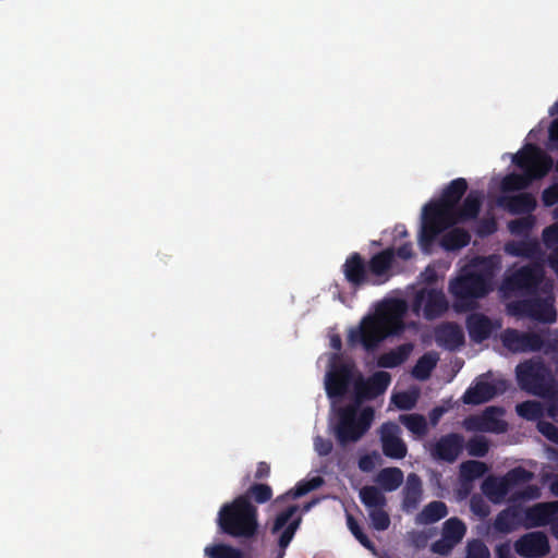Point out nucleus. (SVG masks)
<instances>
[{"label":"nucleus","instance_id":"obj_1","mask_svg":"<svg viewBox=\"0 0 558 558\" xmlns=\"http://www.w3.org/2000/svg\"><path fill=\"white\" fill-rule=\"evenodd\" d=\"M405 313L407 303L403 300L384 301L375 314L365 316L357 327L349 330L348 344L352 348L361 345L366 352H375L385 339L404 330Z\"/></svg>","mask_w":558,"mask_h":558},{"label":"nucleus","instance_id":"obj_2","mask_svg":"<svg viewBox=\"0 0 558 558\" xmlns=\"http://www.w3.org/2000/svg\"><path fill=\"white\" fill-rule=\"evenodd\" d=\"M468 191L464 178L452 180L437 201H432L423 207L422 223L418 233V244L424 253H429L436 238L446 229L454 226L452 214Z\"/></svg>","mask_w":558,"mask_h":558},{"label":"nucleus","instance_id":"obj_3","mask_svg":"<svg viewBox=\"0 0 558 558\" xmlns=\"http://www.w3.org/2000/svg\"><path fill=\"white\" fill-rule=\"evenodd\" d=\"M449 293L453 299V308L458 313L473 311L478 300L493 290V276L489 271L464 267L458 277L449 282Z\"/></svg>","mask_w":558,"mask_h":558},{"label":"nucleus","instance_id":"obj_4","mask_svg":"<svg viewBox=\"0 0 558 558\" xmlns=\"http://www.w3.org/2000/svg\"><path fill=\"white\" fill-rule=\"evenodd\" d=\"M515 377L523 391L543 399L558 400V381L551 368L541 357L519 363Z\"/></svg>","mask_w":558,"mask_h":558},{"label":"nucleus","instance_id":"obj_5","mask_svg":"<svg viewBox=\"0 0 558 558\" xmlns=\"http://www.w3.org/2000/svg\"><path fill=\"white\" fill-rule=\"evenodd\" d=\"M257 508L247 496H238L221 507L218 513L220 530L232 537L252 538L258 530Z\"/></svg>","mask_w":558,"mask_h":558},{"label":"nucleus","instance_id":"obj_6","mask_svg":"<svg viewBox=\"0 0 558 558\" xmlns=\"http://www.w3.org/2000/svg\"><path fill=\"white\" fill-rule=\"evenodd\" d=\"M374 416L375 411L372 407L360 409L357 404L351 403L339 408L333 426L338 444L345 447L359 441L371 428Z\"/></svg>","mask_w":558,"mask_h":558},{"label":"nucleus","instance_id":"obj_7","mask_svg":"<svg viewBox=\"0 0 558 558\" xmlns=\"http://www.w3.org/2000/svg\"><path fill=\"white\" fill-rule=\"evenodd\" d=\"M533 478V472L522 466H517L500 477L493 475L486 477L482 483L481 489L493 504H499L513 487L529 483Z\"/></svg>","mask_w":558,"mask_h":558},{"label":"nucleus","instance_id":"obj_8","mask_svg":"<svg viewBox=\"0 0 558 558\" xmlns=\"http://www.w3.org/2000/svg\"><path fill=\"white\" fill-rule=\"evenodd\" d=\"M500 340L502 345L513 353L536 352L543 348L546 351L558 350L557 338L544 339L539 333L522 332L513 328L505 329L501 332Z\"/></svg>","mask_w":558,"mask_h":558},{"label":"nucleus","instance_id":"obj_9","mask_svg":"<svg viewBox=\"0 0 558 558\" xmlns=\"http://www.w3.org/2000/svg\"><path fill=\"white\" fill-rule=\"evenodd\" d=\"M544 287L543 291L546 293L544 298L531 295L511 304L510 308L513 314L529 317L533 320L543 324H553L557 319V311L555 307V298L550 291Z\"/></svg>","mask_w":558,"mask_h":558},{"label":"nucleus","instance_id":"obj_10","mask_svg":"<svg viewBox=\"0 0 558 558\" xmlns=\"http://www.w3.org/2000/svg\"><path fill=\"white\" fill-rule=\"evenodd\" d=\"M545 277V270L541 263L534 262L512 271L505 279L507 289L526 295L536 294L539 284Z\"/></svg>","mask_w":558,"mask_h":558},{"label":"nucleus","instance_id":"obj_11","mask_svg":"<svg viewBox=\"0 0 558 558\" xmlns=\"http://www.w3.org/2000/svg\"><path fill=\"white\" fill-rule=\"evenodd\" d=\"M489 376L484 374L476 378V380L465 390L462 396L464 404L478 405L493 400L496 396L502 395L508 390V381L502 378L486 381L485 378Z\"/></svg>","mask_w":558,"mask_h":558},{"label":"nucleus","instance_id":"obj_12","mask_svg":"<svg viewBox=\"0 0 558 558\" xmlns=\"http://www.w3.org/2000/svg\"><path fill=\"white\" fill-rule=\"evenodd\" d=\"M448 306V301L441 290L427 288L418 290L412 303L413 312L418 314L423 310L424 317L429 320L442 316Z\"/></svg>","mask_w":558,"mask_h":558},{"label":"nucleus","instance_id":"obj_13","mask_svg":"<svg viewBox=\"0 0 558 558\" xmlns=\"http://www.w3.org/2000/svg\"><path fill=\"white\" fill-rule=\"evenodd\" d=\"M505 414L501 407H487L481 415H471L464 420V427L472 432L505 433L508 424L500 417Z\"/></svg>","mask_w":558,"mask_h":558},{"label":"nucleus","instance_id":"obj_14","mask_svg":"<svg viewBox=\"0 0 558 558\" xmlns=\"http://www.w3.org/2000/svg\"><path fill=\"white\" fill-rule=\"evenodd\" d=\"M391 377L387 372H376L368 378L359 377L353 386L354 404L373 400L383 395L390 385Z\"/></svg>","mask_w":558,"mask_h":558},{"label":"nucleus","instance_id":"obj_15","mask_svg":"<svg viewBox=\"0 0 558 558\" xmlns=\"http://www.w3.org/2000/svg\"><path fill=\"white\" fill-rule=\"evenodd\" d=\"M299 511L298 505H291L283 511L277 514L272 527L271 533L276 534L279 531L283 530L278 539V545L280 547V551L277 558H283L286 548L289 546L291 541L294 537L295 532L298 531L302 518L296 517L293 519L294 514Z\"/></svg>","mask_w":558,"mask_h":558},{"label":"nucleus","instance_id":"obj_16","mask_svg":"<svg viewBox=\"0 0 558 558\" xmlns=\"http://www.w3.org/2000/svg\"><path fill=\"white\" fill-rule=\"evenodd\" d=\"M512 162L530 175L538 173L545 167L548 173L553 166L551 159L533 144H526L522 150L517 153Z\"/></svg>","mask_w":558,"mask_h":558},{"label":"nucleus","instance_id":"obj_17","mask_svg":"<svg viewBox=\"0 0 558 558\" xmlns=\"http://www.w3.org/2000/svg\"><path fill=\"white\" fill-rule=\"evenodd\" d=\"M342 272L345 280L354 289H360L367 284L377 286L379 281L371 279L367 262L357 252L351 253L347 257L342 265Z\"/></svg>","mask_w":558,"mask_h":558},{"label":"nucleus","instance_id":"obj_18","mask_svg":"<svg viewBox=\"0 0 558 558\" xmlns=\"http://www.w3.org/2000/svg\"><path fill=\"white\" fill-rule=\"evenodd\" d=\"M401 429L393 422H386L379 428L383 453L390 459L401 460L408 453V447L400 437Z\"/></svg>","mask_w":558,"mask_h":558},{"label":"nucleus","instance_id":"obj_19","mask_svg":"<svg viewBox=\"0 0 558 558\" xmlns=\"http://www.w3.org/2000/svg\"><path fill=\"white\" fill-rule=\"evenodd\" d=\"M464 448V437L459 433H450L441 436L432 447L430 454L434 459L453 463Z\"/></svg>","mask_w":558,"mask_h":558},{"label":"nucleus","instance_id":"obj_20","mask_svg":"<svg viewBox=\"0 0 558 558\" xmlns=\"http://www.w3.org/2000/svg\"><path fill=\"white\" fill-rule=\"evenodd\" d=\"M518 555L524 558H541L549 553V543L545 534L533 532L521 536L514 543Z\"/></svg>","mask_w":558,"mask_h":558},{"label":"nucleus","instance_id":"obj_21","mask_svg":"<svg viewBox=\"0 0 558 558\" xmlns=\"http://www.w3.org/2000/svg\"><path fill=\"white\" fill-rule=\"evenodd\" d=\"M353 378L352 367L348 364H339L328 373L326 379V392L329 398H342L349 389Z\"/></svg>","mask_w":558,"mask_h":558},{"label":"nucleus","instance_id":"obj_22","mask_svg":"<svg viewBox=\"0 0 558 558\" xmlns=\"http://www.w3.org/2000/svg\"><path fill=\"white\" fill-rule=\"evenodd\" d=\"M395 263V250L385 248L374 254L367 262L372 280H379L377 286L385 283L390 278V270Z\"/></svg>","mask_w":558,"mask_h":558},{"label":"nucleus","instance_id":"obj_23","mask_svg":"<svg viewBox=\"0 0 558 558\" xmlns=\"http://www.w3.org/2000/svg\"><path fill=\"white\" fill-rule=\"evenodd\" d=\"M557 513L558 500L536 504L524 512L525 526L539 527L550 524Z\"/></svg>","mask_w":558,"mask_h":558},{"label":"nucleus","instance_id":"obj_24","mask_svg":"<svg viewBox=\"0 0 558 558\" xmlns=\"http://www.w3.org/2000/svg\"><path fill=\"white\" fill-rule=\"evenodd\" d=\"M423 498V482L416 473H410L407 476L402 489V510L412 512L416 510Z\"/></svg>","mask_w":558,"mask_h":558},{"label":"nucleus","instance_id":"obj_25","mask_svg":"<svg viewBox=\"0 0 558 558\" xmlns=\"http://www.w3.org/2000/svg\"><path fill=\"white\" fill-rule=\"evenodd\" d=\"M483 203V194L480 191H471L463 199L462 204L456 207L450 220H454V226L460 222L471 221L477 218Z\"/></svg>","mask_w":558,"mask_h":558},{"label":"nucleus","instance_id":"obj_26","mask_svg":"<svg viewBox=\"0 0 558 558\" xmlns=\"http://www.w3.org/2000/svg\"><path fill=\"white\" fill-rule=\"evenodd\" d=\"M465 324L469 336L475 343H482L487 340L496 328L492 319L481 313L469 315Z\"/></svg>","mask_w":558,"mask_h":558},{"label":"nucleus","instance_id":"obj_27","mask_svg":"<svg viewBox=\"0 0 558 558\" xmlns=\"http://www.w3.org/2000/svg\"><path fill=\"white\" fill-rule=\"evenodd\" d=\"M435 338L439 345L453 351L464 344V333L456 323H446L435 330Z\"/></svg>","mask_w":558,"mask_h":558},{"label":"nucleus","instance_id":"obj_28","mask_svg":"<svg viewBox=\"0 0 558 558\" xmlns=\"http://www.w3.org/2000/svg\"><path fill=\"white\" fill-rule=\"evenodd\" d=\"M500 205L512 215H531L535 210L537 203L533 194L523 192L501 197Z\"/></svg>","mask_w":558,"mask_h":558},{"label":"nucleus","instance_id":"obj_29","mask_svg":"<svg viewBox=\"0 0 558 558\" xmlns=\"http://www.w3.org/2000/svg\"><path fill=\"white\" fill-rule=\"evenodd\" d=\"M547 174L546 167L538 171V173H535L533 175H530L525 172L522 174L520 173H509L507 174L502 181H501V189L504 192H514V191H521L530 186L532 181L542 179Z\"/></svg>","mask_w":558,"mask_h":558},{"label":"nucleus","instance_id":"obj_30","mask_svg":"<svg viewBox=\"0 0 558 558\" xmlns=\"http://www.w3.org/2000/svg\"><path fill=\"white\" fill-rule=\"evenodd\" d=\"M470 241L471 234L468 230L462 228H452L442 234L439 244L447 252H456L468 246Z\"/></svg>","mask_w":558,"mask_h":558},{"label":"nucleus","instance_id":"obj_31","mask_svg":"<svg viewBox=\"0 0 558 558\" xmlns=\"http://www.w3.org/2000/svg\"><path fill=\"white\" fill-rule=\"evenodd\" d=\"M505 251L511 256L535 258L541 254V246L537 240L526 239L508 242Z\"/></svg>","mask_w":558,"mask_h":558},{"label":"nucleus","instance_id":"obj_32","mask_svg":"<svg viewBox=\"0 0 558 558\" xmlns=\"http://www.w3.org/2000/svg\"><path fill=\"white\" fill-rule=\"evenodd\" d=\"M413 350L412 343H403L378 357V366L393 368L404 363Z\"/></svg>","mask_w":558,"mask_h":558},{"label":"nucleus","instance_id":"obj_33","mask_svg":"<svg viewBox=\"0 0 558 558\" xmlns=\"http://www.w3.org/2000/svg\"><path fill=\"white\" fill-rule=\"evenodd\" d=\"M403 477L401 469L391 466L380 470L376 476V482L385 492H395L401 486Z\"/></svg>","mask_w":558,"mask_h":558},{"label":"nucleus","instance_id":"obj_34","mask_svg":"<svg viewBox=\"0 0 558 558\" xmlns=\"http://www.w3.org/2000/svg\"><path fill=\"white\" fill-rule=\"evenodd\" d=\"M360 499L367 511L372 509L385 508L387 506V499L383 492L378 487L372 485L361 488Z\"/></svg>","mask_w":558,"mask_h":558},{"label":"nucleus","instance_id":"obj_35","mask_svg":"<svg viewBox=\"0 0 558 558\" xmlns=\"http://www.w3.org/2000/svg\"><path fill=\"white\" fill-rule=\"evenodd\" d=\"M448 514L447 505L444 501L435 500L427 504L418 514V520L424 524H433Z\"/></svg>","mask_w":558,"mask_h":558},{"label":"nucleus","instance_id":"obj_36","mask_svg":"<svg viewBox=\"0 0 558 558\" xmlns=\"http://www.w3.org/2000/svg\"><path fill=\"white\" fill-rule=\"evenodd\" d=\"M399 422L404 425L416 438H423L428 433L427 421L422 414H401L399 415Z\"/></svg>","mask_w":558,"mask_h":558},{"label":"nucleus","instance_id":"obj_37","mask_svg":"<svg viewBox=\"0 0 558 558\" xmlns=\"http://www.w3.org/2000/svg\"><path fill=\"white\" fill-rule=\"evenodd\" d=\"M488 471V466L485 462L478 460H468L460 464V478L465 485L473 481L484 476Z\"/></svg>","mask_w":558,"mask_h":558},{"label":"nucleus","instance_id":"obj_38","mask_svg":"<svg viewBox=\"0 0 558 558\" xmlns=\"http://www.w3.org/2000/svg\"><path fill=\"white\" fill-rule=\"evenodd\" d=\"M519 511L517 509L507 508L501 510L495 518L494 529L504 534H508L515 530L519 523Z\"/></svg>","mask_w":558,"mask_h":558},{"label":"nucleus","instance_id":"obj_39","mask_svg":"<svg viewBox=\"0 0 558 558\" xmlns=\"http://www.w3.org/2000/svg\"><path fill=\"white\" fill-rule=\"evenodd\" d=\"M466 533V525L457 517L448 519L442 526V536L459 544Z\"/></svg>","mask_w":558,"mask_h":558},{"label":"nucleus","instance_id":"obj_40","mask_svg":"<svg viewBox=\"0 0 558 558\" xmlns=\"http://www.w3.org/2000/svg\"><path fill=\"white\" fill-rule=\"evenodd\" d=\"M438 357L432 353L422 355L413 367L412 374L416 379L425 380L436 367Z\"/></svg>","mask_w":558,"mask_h":558},{"label":"nucleus","instance_id":"obj_41","mask_svg":"<svg viewBox=\"0 0 558 558\" xmlns=\"http://www.w3.org/2000/svg\"><path fill=\"white\" fill-rule=\"evenodd\" d=\"M324 483V480L320 476H315L308 481H301L299 482L294 488L287 492L284 495L280 496L278 499H284V498H292L296 499L300 498L310 492L317 489L320 487Z\"/></svg>","mask_w":558,"mask_h":558},{"label":"nucleus","instance_id":"obj_42","mask_svg":"<svg viewBox=\"0 0 558 558\" xmlns=\"http://www.w3.org/2000/svg\"><path fill=\"white\" fill-rule=\"evenodd\" d=\"M515 411L519 416L527 420V421H536L543 416V407L538 401L535 400H526L521 403H518L515 407Z\"/></svg>","mask_w":558,"mask_h":558},{"label":"nucleus","instance_id":"obj_43","mask_svg":"<svg viewBox=\"0 0 558 558\" xmlns=\"http://www.w3.org/2000/svg\"><path fill=\"white\" fill-rule=\"evenodd\" d=\"M242 496H247V500L253 499L257 504H265L271 499L272 489L268 484L255 483Z\"/></svg>","mask_w":558,"mask_h":558},{"label":"nucleus","instance_id":"obj_44","mask_svg":"<svg viewBox=\"0 0 558 558\" xmlns=\"http://www.w3.org/2000/svg\"><path fill=\"white\" fill-rule=\"evenodd\" d=\"M205 554L209 558H243L242 551L240 549L226 544L207 546L205 548Z\"/></svg>","mask_w":558,"mask_h":558},{"label":"nucleus","instance_id":"obj_45","mask_svg":"<svg viewBox=\"0 0 558 558\" xmlns=\"http://www.w3.org/2000/svg\"><path fill=\"white\" fill-rule=\"evenodd\" d=\"M535 225V217L527 215L508 223L509 231L514 235L527 236Z\"/></svg>","mask_w":558,"mask_h":558},{"label":"nucleus","instance_id":"obj_46","mask_svg":"<svg viewBox=\"0 0 558 558\" xmlns=\"http://www.w3.org/2000/svg\"><path fill=\"white\" fill-rule=\"evenodd\" d=\"M465 448L471 457L483 458L489 451V441L484 436H473L468 440Z\"/></svg>","mask_w":558,"mask_h":558},{"label":"nucleus","instance_id":"obj_47","mask_svg":"<svg viewBox=\"0 0 558 558\" xmlns=\"http://www.w3.org/2000/svg\"><path fill=\"white\" fill-rule=\"evenodd\" d=\"M371 523L374 530L385 531L389 527L391 521L385 508L372 509L368 511Z\"/></svg>","mask_w":558,"mask_h":558},{"label":"nucleus","instance_id":"obj_48","mask_svg":"<svg viewBox=\"0 0 558 558\" xmlns=\"http://www.w3.org/2000/svg\"><path fill=\"white\" fill-rule=\"evenodd\" d=\"M490 553L481 539H472L466 545V558H489Z\"/></svg>","mask_w":558,"mask_h":558},{"label":"nucleus","instance_id":"obj_49","mask_svg":"<svg viewBox=\"0 0 558 558\" xmlns=\"http://www.w3.org/2000/svg\"><path fill=\"white\" fill-rule=\"evenodd\" d=\"M541 497V489L537 485H527L523 489L511 495V501L535 500Z\"/></svg>","mask_w":558,"mask_h":558},{"label":"nucleus","instance_id":"obj_50","mask_svg":"<svg viewBox=\"0 0 558 558\" xmlns=\"http://www.w3.org/2000/svg\"><path fill=\"white\" fill-rule=\"evenodd\" d=\"M392 402L400 410H411L416 403V397L410 392L402 391L392 397Z\"/></svg>","mask_w":558,"mask_h":558},{"label":"nucleus","instance_id":"obj_51","mask_svg":"<svg viewBox=\"0 0 558 558\" xmlns=\"http://www.w3.org/2000/svg\"><path fill=\"white\" fill-rule=\"evenodd\" d=\"M497 231V222L494 217L482 218L476 226V234L480 238L488 236Z\"/></svg>","mask_w":558,"mask_h":558},{"label":"nucleus","instance_id":"obj_52","mask_svg":"<svg viewBox=\"0 0 558 558\" xmlns=\"http://www.w3.org/2000/svg\"><path fill=\"white\" fill-rule=\"evenodd\" d=\"M470 508L472 510V512L476 515H478L480 518L484 519L486 517L489 515L490 513V508L489 506L486 504V501L478 495H474L472 496L471 500H470Z\"/></svg>","mask_w":558,"mask_h":558},{"label":"nucleus","instance_id":"obj_53","mask_svg":"<svg viewBox=\"0 0 558 558\" xmlns=\"http://www.w3.org/2000/svg\"><path fill=\"white\" fill-rule=\"evenodd\" d=\"M543 241L547 248L553 250L558 246V222L543 230Z\"/></svg>","mask_w":558,"mask_h":558},{"label":"nucleus","instance_id":"obj_54","mask_svg":"<svg viewBox=\"0 0 558 558\" xmlns=\"http://www.w3.org/2000/svg\"><path fill=\"white\" fill-rule=\"evenodd\" d=\"M457 544H454L453 542H451L450 539L446 538L445 536H442L440 539L434 542L430 546V550L434 553V554H438V555H441V556H447L449 555L452 549L454 548Z\"/></svg>","mask_w":558,"mask_h":558},{"label":"nucleus","instance_id":"obj_55","mask_svg":"<svg viewBox=\"0 0 558 558\" xmlns=\"http://www.w3.org/2000/svg\"><path fill=\"white\" fill-rule=\"evenodd\" d=\"M542 202L545 207H551L558 203V182L544 189L542 193Z\"/></svg>","mask_w":558,"mask_h":558},{"label":"nucleus","instance_id":"obj_56","mask_svg":"<svg viewBox=\"0 0 558 558\" xmlns=\"http://www.w3.org/2000/svg\"><path fill=\"white\" fill-rule=\"evenodd\" d=\"M538 430L551 442L558 445V426L550 422H539Z\"/></svg>","mask_w":558,"mask_h":558},{"label":"nucleus","instance_id":"obj_57","mask_svg":"<svg viewBox=\"0 0 558 558\" xmlns=\"http://www.w3.org/2000/svg\"><path fill=\"white\" fill-rule=\"evenodd\" d=\"M314 447L320 457H326L332 451V442L322 436H316L314 438Z\"/></svg>","mask_w":558,"mask_h":558},{"label":"nucleus","instance_id":"obj_58","mask_svg":"<svg viewBox=\"0 0 558 558\" xmlns=\"http://www.w3.org/2000/svg\"><path fill=\"white\" fill-rule=\"evenodd\" d=\"M396 256L403 260L410 259L413 256L412 243L407 242L399 246L397 251H395V257Z\"/></svg>","mask_w":558,"mask_h":558},{"label":"nucleus","instance_id":"obj_59","mask_svg":"<svg viewBox=\"0 0 558 558\" xmlns=\"http://www.w3.org/2000/svg\"><path fill=\"white\" fill-rule=\"evenodd\" d=\"M357 541L359 543L365 547L366 549H368L369 551H372L373 554L376 553V546L375 544L368 538V536L364 533V531H359V533H356L355 535H353Z\"/></svg>","mask_w":558,"mask_h":558},{"label":"nucleus","instance_id":"obj_60","mask_svg":"<svg viewBox=\"0 0 558 558\" xmlns=\"http://www.w3.org/2000/svg\"><path fill=\"white\" fill-rule=\"evenodd\" d=\"M269 475H270V465L265 461L258 462L254 477L256 480H265Z\"/></svg>","mask_w":558,"mask_h":558},{"label":"nucleus","instance_id":"obj_61","mask_svg":"<svg viewBox=\"0 0 558 558\" xmlns=\"http://www.w3.org/2000/svg\"><path fill=\"white\" fill-rule=\"evenodd\" d=\"M446 412V409L444 407H435L434 409L430 410V412L428 413V418H429V423L432 426H436L441 416L445 414Z\"/></svg>","mask_w":558,"mask_h":558},{"label":"nucleus","instance_id":"obj_62","mask_svg":"<svg viewBox=\"0 0 558 558\" xmlns=\"http://www.w3.org/2000/svg\"><path fill=\"white\" fill-rule=\"evenodd\" d=\"M497 558H514L509 543H501L496 547Z\"/></svg>","mask_w":558,"mask_h":558},{"label":"nucleus","instance_id":"obj_63","mask_svg":"<svg viewBox=\"0 0 558 558\" xmlns=\"http://www.w3.org/2000/svg\"><path fill=\"white\" fill-rule=\"evenodd\" d=\"M548 264L558 276V246L551 250L548 256Z\"/></svg>","mask_w":558,"mask_h":558},{"label":"nucleus","instance_id":"obj_64","mask_svg":"<svg viewBox=\"0 0 558 558\" xmlns=\"http://www.w3.org/2000/svg\"><path fill=\"white\" fill-rule=\"evenodd\" d=\"M548 133L550 142L558 146V117L551 122Z\"/></svg>","mask_w":558,"mask_h":558}]
</instances>
